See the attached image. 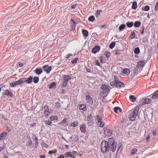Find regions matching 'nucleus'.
Here are the masks:
<instances>
[{
  "label": "nucleus",
  "mask_w": 158,
  "mask_h": 158,
  "mask_svg": "<svg viewBox=\"0 0 158 158\" xmlns=\"http://www.w3.org/2000/svg\"><path fill=\"white\" fill-rule=\"evenodd\" d=\"M139 108V106H137L135 107V108L133 110L130 111L129 112L130 114L129 116V118L130 120L132 121L135 120L138 114Z\"/></svg>",
  "instance_id": "nucleus-1"
},
{
  "label": "nucleus",
  "mask_w": 158,
  "mask_h": 158,
  "mask_svg": "<svg viewBox=\"0 0 158 158\" xmlns=\"http://www.w3.org/2000/svg\"><path fill=\"white\" fill-rule=\"evenodd\" d=\"M100 147L101 152L102 153H108L110 150L111 151V147L107 143V141H102Z\"/></svg>",
  "instance_id": "nucleus-2"
},
{
  "label": "nucleus",
  "mask_w": 158,
  "mask_h": 158,
  "mask_svg": "<svg viewBox=\"0 0 158 158\" xmlns=\"http://www.w3.org/2000/svg\"><path fill=\"white\" fill-rule=\"evenodd\" d=\"M107 143L111 147L112 152H115L117 148V143L114 141V139L113 137L110 138L107 141Z\"/></svg>",
  "instance_id": "nucleus-3"
},
{
  "label": "nucleus",
  "mask_w": 158,
  "mask_h": 158,
  "mask_svg": "<svg viewBox=\"0 0 158 158\" xmlns=\"http://www.w3.org/2000/svg\"><path fill=\"white\" fill-rule=\"evenodd\" d=\"M102 91L100 93V95L102 97L106 96L110 92V89L108 86L105 84H102L101 87Z\"/></svg>",
  "instance_id": "nucleus-4"
},
{
  "label": "nucleus",
  "mask_w": 158,
  "mask_h": 158,
  "mask_svg": "<svg viewBox=\"0 0 158 158\" xmlns=\"http://www.w3.org/2000/svg\"><path fill=\"white\" fill-rule=\"evenodd\" d=\"M71 79L72 77L70 75H64L63 76L62 87L64 88L65 87L68 83V81L71 80Z\"/></svg>",
  "instance_id": "nucleus-5"
},
{
  "label": "nucleus",
  "mask_w": 158,
  "mask_h": 158,
  "mask_svg": "<svg viewBox=\"0 0 158 158\" xmlns=\"http://www.w3.org/2000/svg\"><path fill=\"white\" fill-rule=\"evenodd\" d=\"M68 120L67 118H65L60 123V125L64 127H65L68 124Z\"/></svg>",
  "instance_id": "nucleus-6"
},
{
  "label": "nucleus",
  "mask_w": 158,
  "mask_h": 158,
  "mask_svg": "<svg viewBox=\"0 0 158 158\" xmlns=\"http://www.w3.org/2000/svg\"><path fill=\"white\" fill-rule=\"evenodd\" d=\"M44 70L47 73H49L52 69L51 66H48V65H45L43 67Z\"/></svg>",
  "instance_id": "nucleus-7"
},
{
  "label": "nucleus",
  "mask_w": 158,
  "mask_h": 158,
  "mask_svg": "<svg viewBox=\"0 0 158 158\" xmlns=\"http://www.w3.org/2000/svg\"><path fill=\"white\" fill-rule=\"evenodd\" d=\"M3 94L9 96L10 97H12L13 96V94L8 89L4 90L3 93Z\"/></svg>",
  "instance_id": "nucleus-8"
},
{
  "label": "nucleus",
  "mask_w": 158,
  "mask_h": 158,
  "mask_svg": "<svg viewBox=\"0 0 158 158\" xmlns=\"http://www.w3.org/2000/svg\"><path fill=\"white\" fill-rule=\"evenodd\" d=\"M97 116V119L98 123H100V124L99 125V126L101 127H102L104 126V123H103V122L102 121V117H101L100 116L97 115H96Z\"/></svg>",
  "instance_id": "nucleus-9"
},
{
  "label": "nucleus",
  "mask_w": 158,
  "mask_h": 158,
  "mask_svg": "<svg viewBox=\"0 0 158 158\" xmlns=\"http://www.w3.org/2000/svg\"><path fill=\"white\" fill-rule=\"evenodd\" d=\"M114 81H111L110 83V85L111 86H115L117 87V85L116 84L117 83V80H118V79L116 77V76H114Z\"/></svg>",
  "instance_id": "nucleus-10"
},
{
  "label": "nucleus",
  "mask_w": 158,
  "mask_h": 158,
  "mask_svg": "<svg viewBox=\"0 0 158 158\" xmlns=\"http://www.w3.org/2000/svg\"><path fill=\"white\" fill-rule=\"evenodd\" d=\"M24 82H26L27 83L29 84L31 83L33 81V77L31 76H30L29 78L27 79L26 78L24 77Z\"/></svg>",
  "instance_id": "nucleus-11"
},
{
  "label": "nucleus",
  "mask_w": 158,
  "mask_h": 158,
  "mask_svg": "<svg viewBox=\"0 0 158 158\" xmlns=\"http://www.w3.org/2000/svg\"><path fill=\"white\" fill-rule=\"evenodd\" d=\"M104 131L105 135L107 136H110L112 134V131L107 128H104Z\"/></svg>",
  "instance_id": "nucleus-12"
},
{
  "label": "nucleus",
  "mask_w": 158,
  "mask_h": 158,
  "mask_svg": "<svg viewBox=\"0 0 158 158\" xmlns=\"http://www.w3.org/2000/svg\"><path fill=\"white\" fill-rule=\"evenodd\" d=\"M100 48V47L99 46H96L92 49V52L94 53H96L99 51Z\"/></svg>",
  "instance_id": "nucleus-13"
},
{
  "label": "nucleus",
  "mask_w": 158,
  "mask_h": 158,
  "mask_svg": "<svg viewBox=\"0 0 158 158\" xmlns=\"http://www.w3.org/2000/svg\"><path fill=\"white\" fill-rule=\"evenodd\" d=\"M145 62L143 60H139L138 62L137 65V68H141L145 65Z\"/></svg>",
  "instance_id": "nucleus-14"
},
{
  "label": "nucleus",
  "mask_w": 158,
  "mask_h": 158,
  "mask_svg": "<svg viewBox=\"0 0 158 158\" xmlns=\"http://www.w3.org/2000/svg\"><path fill=\"white\" fill-rule=\"evenodd\" d=\"M7 133L6 132H3L0 134V140L4 139L7 136Z\"/></svg>",
  "instance_id": "nucleus-15"
},
{
  "label": "nucleus",
  "mask_w": 158,
  "mask_h": 158,
  "mask_svg": "<svg viewBox=\"0 0 158 158\" xmlns=\"http://www.w3.org/2000/svg\"><path fill=\"white\" fill-rule=\"evenodd\" d=\"M86 100L88 103L90 104H92L93 103V100L90 96L87 95L86 96Z\"/></svg>",
  "instance_id": "nucleus-16"
},
{
  "label": "nucleus",
  "mask_w": 158,
  "mask_h": 158,
  "mask_svg": "<svg viewBox=\"0 0 158 158\" xmlns=\"http://www.w3.org/2000/svg\"><path fill=\"white\" fill-rule=\"evenodd\" d=\"M80 129L81 132L85 133L86 132V126L85 124H81L80 126Z\"/></svg>",
  "instance_id": "nucleus-17"
},
{
  "label": "nucleus",
  "mask_w": 158,
  "mask_h": 158,
  "mask_svg": "<svg viewBox=\"0 0 158 158\" xmlns=\"http://www.w3.org/2000/svg\"><path fill=\"white\" fill-rule=\"evenodd\" d=\"M117 85V87H125V85L123 82L117 80V83L116 84Z\"/></svg>",
  "instance_id": "nucleus-18"
},
{
  "label": "nucleus",
  "mask_w": 158,
  "mask_h": 158,
  "mask_svg": "<svg viewBox=\"0 0 158 158\" xmlns=\"http://www.w3.org/2000/svg\"><path fill=\"white\" fill-rule=\"evenodd\" d=\"M24 81L23 78H21L19 80L16 81L15 83L16 84V85H19L24 82Z\"/></svg>",
  "instance_id": "nucleus-19"
},
{
  "label": "nucleus",
  "mask_w": 158,
  "mask_h": 158,
  "mask_svg": "<svg viewBox=\"0 0 158 158\" xmlns=\"http://www.w3.org/2000/svg\"><path fill=\"white\" fill-rule=\"evenodd\" d=\"M82 33L84 37H86L88 35V31L85 29H83L82 30Z\"/></svg>",
  "instance_id": "nucleus-20"
},
{
  "label": "nucleus",
  "mask_w": 158,
  "mask_h": 158,
  "mask_svg": "<svg viewBox=\"0 0 158 158\" xmlns=\"http://www.w3.org/2000/svg\"><path fill=\"white\" fill-rule=\"evenodd\" d=\"M34 71L36 74L39 75L42 73L43 70L41 69L37 68Z\"/></svg>",
  "instance_id": "nucleus-21"
},
{
  "label": "nucleus",
  "mask_w": 158,
  "mask_h": 158,
  "mask_svg": "<svg viewBox=\"0 0 158 158\" xmlns=\"http://www.w3.org/2000/svg\"><path fill=\"white\" fill-rule=\"evenodd\" d=\"M157 98H158V90L154 93L152 97V99H155Z\"/></svg>",
  "instance_id": "nucleus-22"
},
{
  "label": "nucleus",
  "mask_w": 158,
  "mask_h": 158,
  "mask_svg": "<svg viewBox=\"0 0 158 158\" xmlns=\"http://www.w3.org/2000/svg\"><path fill=\"white\" fill-rule=\"evenodd\" d=\"M79 109L80 110L85 111L86 109V106L85 104H81L79 106Z\"/></svg>",
  "instance_id": "nucleus-23"
},
{
  "label": "nucleus",
  "mask_w": 158,
  "mask_h": 158,
  "mask_svg": "<svg viewBox=\"0 0 158 158\" xmlns=\"http://www.w3.org/2000/svg\"><path fill=\"white\" fill-rule=\"evenodd\" d=\"M48 85L50 89L54 88L56 87V83L55 82H53L52 84H49Z\"/></svg>",
  "instance_id": "nucleus-24"
},
{
  "label": "nucleus",
  "mask_w": 158,
  "mask_h": 158,
  "mask_svg": "<svg viewBox=\"0 0 158 158\" xmlns=\"http://www.w3.org/2000/svg\"><path fill=\"white\" fill-rule=\"evenodd\" d=\"M87 121L88 122L87 124L89 125H92L93 124V118H87Z\"/></svg>",
  "instance_id": "nucleus-25"
},
{
  "label": "nucleus",
  "mask_w": 158,
  "mask_h": 158,
  "mask_svg": "<svg viewBox=\"0 0 158 158\" xmlns=\"http://www.w3.org/2000/svg\"><path fill=\"white\" fill-rule=\"evenodd\" d=\"M43 110L44 111V112L49 113L48 106V105H45L44 107L43 108Z\"/></svg>",
  "instance_id": "nucleus-26"
},
{
  "label": "nucleus",
  "mask_w": 158,
  "mask_h": 158,
  "mask_svg": "<svg viewBox=\"0 0 158 158\" xmlns=\"http://www.w3.org/2000/svg\"><path fill=\"white\" fill-rule=\"evenodd\" d=\"M122 72L126 75H128L130 73V71L129 69L126 68L123 70Z\"/></svg>",
  "instance_id": "nucleus-27"
},
{
  "label": "nucleus",
  "mask_w": 158,
  "mask_h": 158,
  "mask_svg": "<svg viewBox=\"0 0 158 158\" xmlns=\"http://www.w3.org/2000/svg\"><path fill=\"white\" fill-rule=\"evenodd\" d=\"M141 23L139 21H136L134 23V26L135 27H139L141 25Z\"/></svg>",
  "instance_id": "nucleus-28"
},
{
  "label": "nucleus",
  "mask_w": 158,
  "mask_h": 158,
  "mask_svg": "<svg viewBox=\"0 0 158 158\" xmlns=\"http://www.w3.org/2000/svg\"><path fill=\"white\" fill-rule=\"evenodd\" d=\"M127 26L128 27H131L134 25V23L133 22H127L126 23Z\"/></svg>",
  "instance_id": "nucleus-29"
},
{
  "label": "nucleus",
  "mask_w": 158,
  "mask_h": 158,
  "mask_svg": "<svg viewBox=\"0 0 158 158\" xmlns=\"http://www.w3.org/2000/svg\"><path fill=\"white\" fill-rule=\"evenodd\" d=\"M135 33L134 31H133L131 33L129 37H130L131 39H132L135 38Z\"/></svg>",
  "instance_id": "nucleus-30"
},
{
  "label": "nucleus",
  "mask_w": 158,
  "mask_h": 158,
  "mask_svg": "<svg viewBox=\"0 0 158 158\" xmlns=\"http://www.w3.org/2000/svg\"><path fill=\"white\" fill-rule=\"evenodd\" d=\"M142 9L143 10L148 11L149 10L150 7L148 5H146L144 7L143 6Z\"/></svg>",
  "instance_id": "nucleus-31"
},
{
  "label": "nucleus",
  "mask_w": 158,
  "mask_h": 158,
  "mask_svg": "<svg viewBox=\"0 0 158 158\" xmlns=\"http://www.w3.org/2000/svg\"><path fill=\"white\" fill-rule=\"evenodd\" d=\"M129 98L131 101L132 102H134L136 101V98L133 95H130L129 97Z\"/></svg>",
  "instance_id": "nucleus-32"
},
{
  "label": "nucleus",
  "mask_w": 158,
  "mask_h": 158,
  "mask_svg": "<svg viewBox=\"0 0 158 158\" xmlns=\"http://www.w3.org/2000/svg\"><path fill=\"white\" fill-rule=\"evenodd\" d=\"M126 27V25L125 24H122L120 25L119 27V31H121L125 29Z\"/></svg>",
  "instance_id": "nucleus-33"
},
{
  "label": "nucleus",
  "mask_w": 158,
  "mask_h": 158,
  "mask_svg": "<svg viewBox=\"0 0 158 158\" xmlns=\"http://www.w3.org/2000/svg\"><path fill=\"white\" fill-rule=\"evenodd\" d=\"M137 7V3L135 1H134L133 2L132 6L131 7L133 9H135Z\"/></svg>",
  "instance_id": "nucleus-34"
},
{
  "label": "nucleus",
  "mask_w": 158,
  "mask_h": 158,
  "mask_svg": "<svg viewBox=\"0 0 158 158\" xmlns=\"http://www.w3.org/2000/svg\"><path fill=\"white\" fill-rule=\"evenodd\" d=\"M118 109H119V111L120 112H121L122 111V109L119 107H115L114 108V112L116 113H117L118 112L117 110Z\"/></svg>",
  "instance_id": "nucleus-35"
},
{
  "label": "nucleus",
  "mask_w": 158,
  "mask_h": 158,
  "mask_svg": "<svg viewBox=\"0 0 158 158\" xmlns=\"http://www.w3.org/2000/svg\"><path fill=\"white\" fill-rule=\"evenodd\" d=\"M140 52L139 49V47H137L135 48L134 52L135 54H138Z\"/></svg>",
  "instance_id": "nucleus-36"
},
{
  "label": "nucleus",
  "mask_w": 158,
  "mask_h": 158,
  "mask_svg": "<svg viewBox=\"0 0 158 158\" xmlns=\"http://www.w3.org/2000/svg\"><path fill=\"white\" fill-rule=\"evenodd\" d=\"M137 151V150L136 148H134L131 150L130 154L133 155L136 153Z\"/></svg>",
  "instance_id": "nucleus-37"
},
{
  "label": "nucleus",
  "mask_w": 158,
  "mask_h": 158,
  "mask_svg": "<svg viewBox=\"0 0 158 158\" xmlns=\"http://www.w3.org/2000/svg\"><path fill=\"white\" fill-rule=\"evenodd\" d=\"M65 155L66 156L68 157H72L73 156V155L70 152H67L65 153Z\"/></svg>",
  "instance_id": "nucleus-38"
},
{
  "label": "nucleus",
  "mask_w": 158,
  "mask_h": 158,
  "mask_svg": "<svg viewBox=\"0 0 158 158\" xmlns=\"http://www.w3.org/2000/svg\"><path fill=\"white\" fill-rule=\"evenodd\" d=\"M95 18L93 15L90 16L88 18V20L91 22H93Z\"/></svg>",
  "instance_id": "nucleus-39"
},
{
  "label": "nucleus",
  "mask_w": 158,
  "mask_h": 158,
  "mask_svg": "<svg viewBox=\"0 0 158 158\" xmlns=\"http://www.w3.org/2000/svg\"><path fill=\"white\" fill-rule=\"evenodd\" d=\"M33 79V82L35 83H37L39 80V78L38 77H34Z\"/></svg>",
  "instance_id": "nucleus-40"
},
{
  "label": "nucleus",
  "mask_w": 158,
  "mask_h": 158,
  "mask_svg": "<svg viewBox=\"0 0 158 158\" xmlns=\"http://www.w3.org/2000/svg\"><path fill=\"white\" fill-rule=\"evenodd\" d=\"M115 42H111L109 45V48L110 49H112L115 46Z\"/></svg>",
  "instance_id": "nucleus-41"
},
{
  "label": "nucleus",
  "mask_w": 158,
  "mask_h": 158,
  "mask_svg": "<svg viewBox=\"0 0 158 158\" xmlns=\"http://www.w3.org/2000/svg\"><path fill=\"white\" fill-rule=\"evenodd\" d=\"M78 125V123L77 121L73 122L71 123V126H73L74 127H75L77 126Z\"/></svg>",
  "instance_id": "nucleus-42"
},
{
  "label": "nucleus",
  "mask_w": 158,
  "mask_h": 158,
  "mask_svg": "<svg viewBox=\"0 0 158 158\" xmlns=\"http://www.w3.org/2000/svg\"><path fill=\"white\" fill-rule=\"evenodd\" d=\"M144 101H145V102L146 103V104H148L150 103L152 100L150 99L146 98L144 99Z\"/></svg>",
  "instance_id": "nucleus-43"
},
{
  "label": "nucleus",
  "mask_w": 158,
  "mask_h": 158,
  "mask_svg": "<svg viewBox=\"0 0 158 158\" xmlns=\"http://www.w3.org/2000/svg\"><path fill=\"white\" fill-rule=\"evenodd\" d=\"M32 144V141L30 139L29 141H28L27 144V145L28 147H30Z\"/></svg>",
  "instance_id": "nucleus-44"
},
{
  "label": "nucleus",
  "mask_w": 158,
  "mask_h": 158,
  "mask_svg": "<svg viewBox=\"0 0 158 158\" xmlns=\"http://www.w3.org/2000/svg\"><path fill=\"white\" fill-rule=\"evenodd\" d=\"M57 152V150L56 149H54L53 150H51L49 151L48 153L49 154H52L53 153L54 154L55 153H56Z\"/></svg>",
  "instance_id": "nucleus-45"
},
{
  "label": "nucleus",
  "mask_w": 158,
  "mask_h": 158,
  "mask_svg": "<svg viewBox=\"0 0 158 158\" xmlns=\"http://www.w3.org/2000/svg\"><path fill=\"white\" fill-rule=\"evenodd\" d=\"M107 58H108L110 56V53L109 52L106 51L105 54Z\"/></svg>",
  "instance_id": "nucleus-46"
},
{
  "label": "nucleus",
  "mask_w": 158,
  "mask_h": 158,
  "mask_svg": "<svg viewBox=\"0 0 158 158\" xmlns=\"http://www.w3.org/2000/svg\"><path fill=\"white\" fill-rule=\"evenodd\" d=\"M133 72L135 75L138 74V69L136 68H135L133 70Z\"/></svg>",
  "instance_id": "nucleus-47"
},
{
  "label": "nucleus",
  "mask_w": 158,
  "mask_h": 158,
  "mask_svg": "<svg viewBox=\"0 0 158 158\" xmlns=\"http://www.w3.org/2000/svg\"><path fill=\"white\" fill-rule=\"evenodd\" d=\"M57 117H54V116H51L50 117V120L51 121H53L55 120H57Z\"/></svg>",
  "instance_id": "nucleus-48"
},
{
  "label": "nucleus",
  "mask_w": 158,
  "mask_h": 158,
  "mask_svg": "<svg viewBox=\"0 0 158 158\" xmlns=\"http://www.w3.org/2000/svg\"><path fill=\"white\" fill-rule=\"evenodd\" d=\"M102 11V10H97L96 11V17H98V15H99L100 14L101 12Z\"/></svg>",
  "instance_id": "nucleus-49"
},
{
  "label": "nucleus",
  "mask_w": 158,
  "mask_h": 158,
  "mask_svg": "<svg viewBox=\"0 0 158 158\" xmlns=\"http://www.w3.org/2000/svg\"><path fill=\"white\" fill-rule=\"evenodd\" d=\"M122 144H121V143H120L118 144V149L117 150V152H121V150H120V151H119V150L120 148L122 147Z\"/></svg>",
  "instance_id": "nucleus-50"
},
{
  "label": "nucleus",
  "mask_w": 158,
  "mask_h": 158,
  "mask_svg": "<svg viewBox=\"0 0 158 158\" xmlns=\"http://www.w3.org/2000/svg\"><path fill=\"white\" fill-rule=\"evenodd\" d=\"M120 50L118 48H117L116 49V52H115V54L117 55H118L120 53Z\"/></svg>",
  "instance_id": "nucleus-51"
},
{
  "label": "nucleus",
  "mask_w": 158,
  "mask_h": 158,
  "mask_svg": "<svg viewBox=\"0 0 158 158\" xmlns=\"http://www.w3.org/2000/svg\"><path fill=\"white\" fill-rule=\"evenodd\" d=\"M78 60V58H75L73 60H72L71 61V62L73 64H75V63H76L77 62Z\"/></svg>",
  "instance_id": "nucleus-52"
},
{
  "label": "nucleus",
  "mask_w": 158,
  "mask_h": 158,
  "mask_svg": "<svg viewBox=\"0 0 158 158\" xmlns=\"http://www.w3.org/2000/svg\"><path fill=\"white\" fill-rule=\"evenodd\" d=\"M55 106L58 108H60V103L59 102H57L55 104Z\"/></svg>",
  "instance_id": "nucleus-53"
},
{
  "label": "nucleus",
  "mask_w": 158,
  "mask_h": 158,
  "mask_svg": "<svg viewBox=\"0 0 158 158\" xmlns=\"http://www.w3.org/2000/svg\"><path fill=\"white\" fill-rule=\"evenodd\" d=\"M45 124H47L48 125H50L52 123L51 122H50L49 120L45 121Z\"/></svg>",
  "instance_id": "nucleus-54"
},
{
  "label": "nucleus",
  "mask_w": 158,
  "mask_h": 158,
  "mask_svg": "<svg viewBox=\"0 0 158 158\" xmlns=\"http://www.w3.org/2000/svg\"><path fill=\"white\" fill-rule=\"evenodd\" d=\"M10 85L12 87H15V85H16V84L15 83V82H13L12 83H10Z\"/></svg>",
  "instance_id": "nucleus-55"
},
{
  "label": "nucleus",
  "mask_w": 158,
  "mask_h": 158,
  "mask_svg": "<svg viewBox=\"0 0 158 158\" xmlns=\"http://www.w3.org/2000/svg\"><path fill=\"white\" fill-rule=\"evenodd\" d=\"M42 146H43L44 147L46 148H47L48 147V145L47 144L45 143L42 142Z\"/></svg>",
  "instance_id": "nucleus-56"
},
{
  "label": "nucleus",
  "mask_w": 158,
  "mask_h": 158,
  "mask_svg": "<svg viewBox=\"0 0 158 158\" xmlns=\"http://www.w3.org/2000/svg\"><path fill=\"white\" fill-rule=\"evenodd\" d=\"M155 10H158V2L156 4L155 7Z\"/></svg>",
  "instance_id": "nucleus-57"
},
{
  "label": "nucleus",
  "mask_w": 158,
  "mask_h": 158,
  "mask_svg": "<svg viewBox=\"0 0 158 158\" xmlns=\"http://www.w3.org/2000/svg\"><path fill=\"white\" fill-rule=\"evenodd\" d=\"M44 114L45 115V117H47L48 116L49 114H50V112H49V113H45L44 112Z\"/></svg>",
  "instance_id": "nucleus-58"
},
{
  "label": "nucleus",
  "mask_w": 158,
  "mask_h": 158,
  "mask_svg": "<svg viewBox=\"0 0 158 158\" xmlns=\"http://www.w3.org/2000/svg\"><path fill=\"white\" fill-rule=\"evenodd\" d=\"M73 56V54L71 53L68 54L67 55V56L66 57V58L68 59L69 58L70 56Z\"/></svg>",
  "instance_id": "nucleus-59"
},
{
  "label": "nucleus",
  "mask_w": 158,
  "mask_h": 158,
  "mask_svg": "<svg viewBox=\"0 0 158 158\" xmlns=\"http://www.w3.org/2000/svg\"><path fill=\"white\" fill-rule=\"evenodd\" d=\"M93 118V117L92 116L91 114H89V115L87 116V118Z\"/></svg>",
  "instance_id": "nucleus-60"
},
{
  "label": "nucleus",
  "mask_w": 158,
  "mask_h": 158,
  "mask_svg": "<svg viewBox=\"0 0 158 158\" xmlns=\"http://www.w3.org/2000/svg\"><path fill=\"white\" fill-rule=\"evenodd\" d=\"M96 65L97 66H101V65L98 62V60H96Z\"/></svg>",
  "instance_id": "nucleus-61"
},
{
  "label": "nucleus",
  "mask_w": 158,
  "mask_h": 158,
  "mask_svg": "<svg viewBox=\"0 0 158 158\" xmlns=\"http://www.w3.org/2000/svg\"><path fill=\"white\" fill-rule=\"evenodd\" d=\"M38 142H36L35 143V148H36L38 146Z\"/></svg>",
  "instance_id": "nucleus-62"
},
{
  "label": "nucleus",
  "mask_w": 158,
  "mask_h": 158,
  "mask_svg": "<svg viewBox=\"0 0 158 158\" xmlns=\"http://www.w3.org/2000/svg\"><path fill=\"white\" fill-rule=\"evenodd\" d=\"M57 158H64V157L63 155L61 154Z\"/></svg>",
  "instance_id": "nucleus-63"
},
{
  "label": "nucleus",
  "mask_w": 158,
  "mask_h": 158,
  "mask_svg": "<svg viewBox=\"0 0 158 158\" xmlns=\"http://www.w3.org/2000/svg\"><path fill=\"white\" fill-rule=\"evenodd\" d=\"M45 156L44 155H41L40 156V158H45Z\"/></svg>",
  "instance_id": "nucleus-64"
}]
</instances>
